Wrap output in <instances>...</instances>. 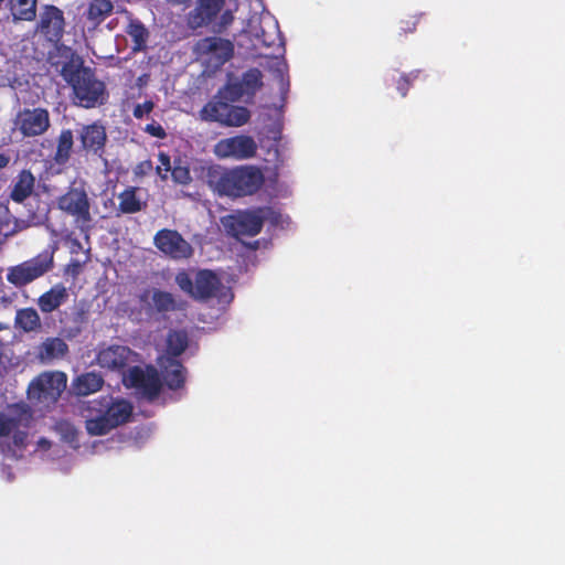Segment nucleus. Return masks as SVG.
<instances>
[{
    "instance_id": "f257e3e1",
    "label": "nucleus",
    "mask_w": 565,
    "mask_h": 565,
    "mask_svg": "<svg viewBox=\"0 0 565 565\" xmlns=\"http://www.w3.org/2000/svg\"><path fill=\"white\" fill-rule=\"evenodd\" d=\"M262 87L263 73L257 67L248 68L242 76L230 75L215 98L201 109V118L224 127L244 126L250 119L249 109L231 103L239 102L244 97L253 98Z\"/></svg>"
},
{
    "instance_id": "f03ea898",
    "label": "nucleus",
    "mask_w": 565,
    "mask_h": 565,
    "mask_svg": "<svg viewBox=\"0 0 565 565\" xmlns=\"http://www.w3.org/2000/svg\"><path fill=\"white\" fill-rule=\"evenodd\" d=\"M202 178L217 194L243 198L257 193L265 182L262 170L256 166H241L224 169L218 164L202 167Z\"/></svg>"
},
{
    "instance_id": "7ed1b4c3",
    "label": "nucleus",
    "mask_w": 565,
    "mask_h": 565,
    "mask_svg": "<svg viewBox=\"0 0 565 565\" xmlns=\"http://www.w3.org/2000/svg\"><path fill=\"white\" fill-rule=\"evenodd\" d=\"M135 301L129 317L137 322H151L167 312L182 309V303L175 299L173 294L156 287L142 288L136 294Z\"/></svg>"
},
{
    "instance_id": "20e7f679",
    "label": "nucleus",
    "mask_w": 565,
    "mask_h": 565,
    "mask_svg": "<svg viewBox=\"0 0 565 565\" xmlns=\"http://www.w3.org/2000/svg\"><path fill=\"white\" fill-rule=\"evenodd\" d=\"M66 384L67 376L64 372H42L30 382L26 390L28 401L39 412H51L65 391Z\"/></svg>"
},
{
    "instance_id": "39448f33",
    "label": "nucleus",
    "mask_w": 565,
    "mask_h": 565,
    "mask_svg": "<svg viewBox=\"0 0 565 565\" xmlns=\"http://www.w3.org/2000/svg\"><path fill=\"white\" fill-rule=\"evenodd\" d=\"M56 205L64 214L73 217L81 232L92 228L90 200L84 181L74 180L66 192L57 198Z\"/></svg>"
},
{
    "instance_id": "423d86ee",
    "label": "nucleus",
    "mask_w": 565,
    "mask_h": 565,
    "mask_svg": "<svg viewBox=\"0 0 565 565\" xmlns=\"http://www.w3.org/2000/svg\"><path fill=\"white\" fill-rule=\"evenodd\" d=\"M178 287L195 300H209L225 296L226 287L221 278L211 269H200L195 273L194 279L185 270L175 275Z\"/></svg>"
},
{
    "instance_id": "0eeeda50",
    "label": "nucleus",
    "mask_w": 565,
    "mask_h": 565,
    "mask_svg": "<svg viewBox=\"0 0 565 565\" xmlns=\"http://www.w3.org/2000/svg\"><path fill=\"white\" fill-rule=\"evenodd\" d=\"M270 211L268 206L236 210L223 216L221 223L228 236L237 239L242 236L254 237L262 232Z\"/></svg>"
},
{
    "instance_id": "6e6552de",
    "label": "nucleus",
    "mask_w": 565,
    "mask_h": 565,
    "mask_svg": "<svg viewBox=\"0 0 565 565\" xmlns=\"http://www.w3.org/2000/svg\"><path fill=\"white\" fill-rule=\"evenodd\" d=\"M71 88L74 105L86 109L103 106L109 98L106 84L97 78L92 67L83 70L82 75L75 79Z\"/></svg>"
},
{
    "instance_id": "1a4fd4ad",
    "label": "nucleus",
    "mask_w": 565,
    "mask_h": 565,
    "mask_svg": "<svg viewBox=\"0 0 565 565\" xmlns=\"http://www.w3.org/2000/svg\"><path fill=\"white\" fill-rule=\"evenodd\" d=\"M55 249V247L44 249L36 256L9 267L6 275L7 281L17 288H22L44 276L54 267Z\"/></svg>"
},
{
    "instance_id": "9d476101",
    "label": "nucleus",
    "mask_w": 565,
    "mask_h": 565,
    "mask_svg": "<svg viewBox=\"0 0 565 565\" xmlns=\"http://www.w3.org/2000/svg\"><path fill=\"white\" fill-rule=\"evenodd\" d=\"M51 127L50 111L41 106L23 107L13 119V129L23 138H35L44 135Z\"/></svg>"
},
{
    "instance_id": "9b49d317",
    "label": "nucleus",
    "mask_w": 565,
    "mask_h": 565,
    "mask_svg": "<svg viewBox=\"0 0 565 565\" xmlns=\"http://www.w3.org/2000/svg\"><path fill=\"white\" fill-rule=\"evenodd\" d=\"M153 244L173 260L189 259L194 253L192 245L175 230H159L153 237Z\"/></svg>"
},
{
    "instance_id": "f8f14e48",
    "label": "nucleus",
    "mask_w": 565,
    "mask_h": 565,
    "mask_svg": "<svg viewBox=\"0 0 565 565\" xmlns=\"http://www.w3.org/2000/svg\"><path fill=\"white\" fill-rule=\"evenodd\" d=\"M124 382L127 386L140 391L141 395L149 402L157 399L162 390V380L154 367L143 371L140 366H132L128 370Z\"/></svg>"
},
{
    "instance_id": "ddd939ff",
    "label": "nucleus",
    "mask_w": 565,
    "mask_h": 565,
    "mask_svg": "<svg viewBox=\"0 0 565 565\" xmlns=\"http://www.w3.org/2000/svg\"><path fill=\"white\" fill-rule=\"evenodd\" d=\"M66 20L64 11L54 4H44L41 8L36 31L47 41L58 43L65 33Z\"/></svg>"
},
{
    "instance_id": "4468645a",
    "label": "nucleus",
    "mask_w": 565,
    "mask_h": 565,
    "mask_svg": "<svg viewBox=\"0 0 565 565\" xmlns=\"http://www.w3.org/2000/svg\"><path fill=\"white\" fill-rule=\"evenodd\" d=\"M256 152V141L253 137L246 135H238L221 139L214 147V153L218 158H234L236 160H244L253 158Z\"/></svg>"
},
{
    "instance_id": "2eb2a0df",
    "label": "nucleus",
    "mask_w": 565,
    "mask_h": 565,
    "mask_svg": "<svg viewBox=\"0 0 565 565\" xmlns=\"http://www.w3.org/2000/svg\"><path fill=\"white\" fill-rule=\"evenodd\" d=\"M137 353L126 345L113 344L98 351L96 361L103 369L125 371L136 362Z\"/></svg>"
},
{
    "instance_id": "dca6fc26",
    "label": "nucleus",
    "mask_w": 565,
    "mask_h": 565,
    "mask_svg": "<svg viewBox=\"0 0 565 565\" xmlns=\"http://www.w3.org/2000/svg\"><path fill=\"white\" fill-rule=\"evenodd\" d=\"M225 0H198L193 10L188 13L186 23L190 29L209 25L224 7Z\"/></svg>"
},
{
    "instance_id": "f3484780",
    "label": "nucleus",
    "mask_w": 565,
    "mask_h": 565,
    "mask_svg": "<svg viewBox=\"0 0 565 565\" xmlns=\"http://www.w3.org/2000/svg\"><path fill=\"white\" fill-rule=\"evenodd\" d=\"M159 366L161 370V376L164 384L171 391H177L184 387L186 379V369L177 359L173 358H160Z\"/></svg>"
},
{
    "instance_id": "a211bd4d",
    "label": "nucleus",
    "mask_w": 565,
    "mask_h": 565,
    "mask_svg": "<svg viewBox=\"0 0 565 565\" xmlns=\"http://www.w3.org/2000/svg\"><path fill=\"white\" fill-rule=\"evenodd\" d=\"M198 46L202 52L214 56L220 65L230 61L234 55V44L227 39L209 36L201 40Z\"/></svg>"
},
{
    "instance_id": "6ab92c4d",
    "label": "nucleus",
    "mask_w": 565,
    "mask_h": 565,
    "mask_svg": "<svg viewBox=\"0 0 565 565\" xmlns=\"http://www.w3.org/2000/svg\"><path fill=\"white\" fill-rule=\"evenodd\" d=\"M61 57L64 61L61 64L60 74L70 86L82 75L83 70L89 68L84 65L83 57L68 46L62 50Z\"/></svg>"
},
{
    "instance_id": "aec40b11",
    "label": "nucleus",
    "mask_w": 565,
    "mask_h": 565,
    "mask_svg": "<svg viewBox=\"0 0 565 565\" xmlns=\"http://www.w3.org/2000/svg\"><path fill=\"white\" fill-rule=\"evenodd\" d=\"M115 10L113 0H90L87 3L83 18L88 24V29H97Z\"/></svg>"
},
{
    "instance_id": "412c9836",
    "label": "nucleus",
    "mask_w": 565,
    "mask_h": 565,
    "mask_svg": "<svg viewBox=\"0 0 565 565\" xmlns=\"http://www.w3.org/2000/svg\"><path fill=\"white\" fill-rule=\"evenodd\" d=\"M79 140L84 150L94 153L102 151L107 140L105 127L98 122L83 126L79 131Z\"/></svg>"
},
{
    "instance_id": "4be33fe9",
    "label": "nucleus",
    "mask_w": 565,
    "mask_h": 565,
    "mask_svg": "<svg viewBox=\"0 0 565 565\" xmlns=\"http://www.w3.org/2000/svg\"><path fill=\"white\" fill-rule=\"evenodd\" d=\"M100 404L104 407L103 414L114 428L128 422L132 413V406L125 399L113 402L109 397H103Z\"/></svg>"
},
{
    "instance_id": "5701e85b",
    "label": "nucleus",
    "mask_w": 565,
    "mask_h": 565,
    "mask_svg": "<svg viewBox=\"0 0 565 565\" xmlns=\"http://www.w3.org/2000/svg\"><path fill=\"white\" fill-rule=\"evenodd\" d=\"M34 188L35 177L30 170L23 169L14 178L9 196L15 203H23L32 195Z\"/></svg>"
},
{
    "instance_id": "b1692460",
    "label": "nucleus",
    "mask_w": 565,
    "mask_h": 565,
    "mask_svg": "<svg viewBox=\"0 0 565 565\" xmlns=\"http://www.w3.org/2000/svg\"><path fill=\"white\" fill-rule=\"evenodd\" d=\"M67 288L63 284H55L38 298L41 312L51 313L68 300Z\"/></svg>"
},
{
    "instance_id": "393cba45",
    "label": "nucleus",
    "mask_w": 565,
    "mask_h": 565,
    "mask_svg": "<svg viewBox=\"0 0 565 565\" xmlns=\"http://www.w3.org/2000/svg\"><path fill=\"white\" fill-rule=\"evenodd\" d=\"M68 353V345L66 342L58 338H46L36 350V358L43 362L49 363L53 360L63 359Z\"/></svg>"
},
{
    "instance_id": "a878e982",
    "label": "nucleus",
    "mask_w": 565,
    "mask_h": 565,
    "mask_svg": "<svg viewBox=\"0 0 565 565\" xmlns=\"http://www.w3.org/2000/svg\"><path fill=\"white\" fill-rule=\"evenodd\" d=\"M74 135L71 129H62L56 138V148L52 157L53 162L58 167H65L73 152Z\"/></svg>"
},
{
    "instance_id": "bb28decb",
    "label": "nucleus",
    "mask_w": 565,
    "mask_h": 565,
    "mask_svg": "<svg viewBox=\"0 0 565 565\" xmlns=\"http://www.w3.org/2000/svg\"><path fill=\"white\" fill-rule=\"evenodd\" d=\"M139 188L127 186L118 194V211L122 214H135L143 211L147 207V201H143L138 195Z\"/></svg>"
},
{
    "instance_id": "cd10ccee",
    "label": "nucleus",
    "mask_w": 565,
    "mask_h": 565,
    "mask_svg": "<svg viewBox=\"0 0 565 565\" xmlns=\"http://www.w3.org/2000/svg\"><path fill=\"white\" fill-rule=\"evenodd\" d=\"M14 328L24 333L40 332L42 322L39 312L32 307L18 309L14 317Z\"/></svg>"
},
{
    "instance_id": "c85d7f7f",
    "label": "nucleus",
    "mask_w": 565,
    "mask_h": 565,
    "mask_svg": "<svg viewBox=\"0 0 565 565\" xmlns=\"http://www.w3.org/2000/svg\"><path fill=\"white\" fill-rule=\"evenodd\" d=\"M104 385V377L97 372H86L73 381L74 392L79 396H86L98 392Z\"/></svg>"
},
{
    "instance_id": "c756f323",
    "label": "nucleus",
    "mask_w": 565,
    "mask_h": 565,
    "mask_svg": "<svg viewBox=\"0 0 565 565\" xmlns=\"http://www.w3.org/2000/svg\"><path fill=\"white\" fill-rule=\"evenodd\" d=\"M126 33L131 38L132 52H142L147 49L149 31L140 20L130 19L126 28Z\"/></svg>"
},
{
    "instance_id": "7c9ffc66",
    "label": "nucleus",
    "mask_w": 565,
    "mask_h": 565,
    "mask_svg": "<svg viewBox=\"0 0 565 565\" xmlns=\"http://www.w3.org/2000/svg\"><path fill=\"white\" fill-rule=\"evenodd\" d=\"M38 0H9V8L14 21H33L36 17Z\"/></svg>"
},
{
    "instance_id": "2f4dec72",
    "label": "nucleus",
    "mask_w": 565,
    "mask_h": 565,
    "mask_svg": "<svg viewBox=\"0 0 565 565\" xmlns=\"http://www.w3.org/2000/svg\"><path fill=\"white\" fill-rule=\"evenodd\" d=\"M189 345L188 333L183 330H172L167 337V353L164 358L177 359L180 356Z\"/></svg>"
},
{
    "instance_id": "473e14b6",
    "label": "nucleus",
    "mask_w": 565,
    "mask_h": 565,
    "mask_svg": "<svg viewBox=\"0 0 565 565\" xmlns=\"http://www.w3.org/2000/svg\"><path fill=\"white\" fill-rule=\"evenodd\" d=\"M45 220V214L30 212L26 218H18L12 215L11 225L6 231V238H9L29 227L41 225Z\"/></svg>"
},
{
    "instance_id": "72a5a7b5",
    "label": "nucleus",
    "mask_w": 565,
    "mask_h": 565,
    "mask_svg": "<svg viewBox=\"0 0 565 565\" xmlns=\"http://www.w3.org/2000/svg\"><path fill=\"white\" fill-rule=\"evenodd\" d=\"M85 427L90 436H103L114 429L113 425L103 413L94 418L87 419L85 422Z\"/></svg>"
},
{
    "instance_id": "f704fd0d",
    "label": "nucleus",
    "mask_w": 565,
    "mask_h": 565,
    "mask_svg": "<svg viewBox=\"0 0 565 565\" xmlns=\"http://www.w3.org/2000/svg\"><path fill=\"white\" fill-rule=\"evenodd\" d=\"M56 429L65 443L74 448H78V430L73 424L67 420H61L57 423Z\"/></svg>"
},
{
    "instance_id": "c9c22d12",
    "label": "nucleus",
    "mask_w": 565,
    "mask_h": 565,
    "mask_svg": "<svg viewBox=\"0 0 565 565\" xmlns=\"http://www.w3.org/2000/svg\"><path fill=\"white\" fill-rule=\"evenodd\" d=\"M171 178L175 183L181 185H188L192 181L190 169L188 166L183 164L181 159L174 160Z\"/></svg>"
},
{
    "instance_id": "e433bc0d",
    "label": "nucleus",
    "mask_w": 565,
    "mask_h": 565,
    "mask_svg": "<svg viewBox=\"0 0 565 565\" xmlns=\"http://www.w3.org/2000/svg\"><path fill=\"white\" fill-rule=\"evenodd\" d=\"M20 424V417H10L0 412V438L10 436L13 430L19 428Z\"/></svg>"
},
{
    "instance_id": "4c0bfd02",
    "label": "nucleus",
    "mask_w": 565,
    "mask_h": 565,
    "mask_svg": "<svg viewBox=\"0 0 565 565\" xmlns=\"http://www.w3.org/2000/svg\"><path fill=\"white\" fill-rule=\"evenodd\" d=\"M158 160L160 164L156 168V171L161 180L166 181L168 179V172H171L173 168L171 164V158L168 153L160 151L158 153Z\"/></svg>"
},
{
    "instance_id": "58836bf2",
    "label": "nucleus",
    "mask_w": 565,
    "mask_h": 565,
    "mask_svg": "<svg viewBox=\"0 0 565 565\" xmlns=\"http://www.w3.org/2000/svg\"><path fill=\"white\" fill-rule=\"evenodd\" d=\"M418 76L417 73H411V74H402L397 82H396V88L402 97H405L408 93V89L412 85V82Z\"/></svg>"
},
{
    "instance_id": "ea45409f",
    "label": "nucleus",
    "mask_w": 565,
    "mask_h": 565,
    "mask_svg": "<svg viewBox=\"0 0 565 565\" xmlns=\"http://www.w3.org/2000/svg\"><path fill=\"white\" fill-rule=\"evenodd\" d=\"M12 213L8 205L0 203V235L6 237V231L11 225Z\"/></svg>"
},
{
    "instance_id": "a19ab883",
    "label": "nucleus",
    "mask_w": 565,
    "mask_h": 565,
    "mask_svg": "<svg viewBox=\"0 0 565 565\" xmlns=\"http://www.w3.org/2000/svg\"><path fill=\"white\" fill-rule=\"evenodd\" d=\"M418 15H408L406 19L399 21V35H406L416 30L418 24Z\"/></svg>"
},
{
    "instance_id": "79ce46f5",
    "label": "nucleus",
    "mask_w": 565,
    "mask_h": 565,
    "mask_svg": "<svg viewBox=\"0 0 565 565\" xmlns=\"http://www.w3.org/2000/svg\"><path fill=\"white\" fill-rule=\"evenodd\" d=\"M154 108L152 100H146L142 104H137L132 110V115L136 119H142L145 115L150 114Z\"/></svg>"
},
{
    "instance_id": "37998d69",
    "label": "nucleus",
    "mask_w": 565,
    "mask_h": 565,
    "mask_svg": "<svg viewBox=\"0 0 565 565\" xmlns=\"http://www.w3.org/2000/svg\"><path fill=\"white\" fill-rule=\"evenodd\" d=\"M143 131L159 139H163L167 136L166 130L158 122H151L146 125Z\"/></svg>"
},
{
    "instance_id": "c03bdc74",
    "label": "nucleus",
    "mask_w": 565,
    "mask_h": 565,
    "mask_svg": "<svg viewBox=\"0 0 565 565\" xmlns=\"http://www.w3.org/2000/svg\"><path fill=\"white\" fill-rule=\"evenodd\" d=\"M153 169L151 160H143L139 162L135 168V174L138 177H143L150 173Z\"/></svg>"
},
{
    "instance_id": "a18cd8bd",
    "label": "nucleus",
    "mask_w": 565,
    "mask_h": 565,
    "mask_svg": "<svg viewBox=\"0 0 565 565\" xmlns=\"http://www.w3.org/2000/svg\"><path fill=\"white\" fill-rule=\"evenodd\" d=\"M234 21V15L232 11L226 10L221 14L220 22H218V30L226 29L232 22Z\"/></svg>"
},
{
    "instance_id": "49530a36",
    "label": "nucleus",
    "mask_w": 565,
    "mask_h": 565,
    "mask_svg": "<svg viewBox=\"0 0 565 565\" xmlns=\"http://www.w3.org/2000/svg\"><path fill=\"white\" fill-rule=\"evenodd\" d=\"M13 433V443L18 447H22L25 444V439L28 434L23 430H19L18 428L12 431Z\"/></svg>"
},
{
    "instance_id": "de8ad7c7",
    "label": "nucleus",
    "mask_w": 565,
    "mask_h": 565,
    "mask_svg": "<svg viewBox=\"0 0 565 565\" xmlns=\"http://www.w3.org/2000/svg\"><path fill=\"white\" fill-rule=\"evenodd\" d=\"M82 331L81 326H76L74 328L63 329V333L67 339H72L77 337Z\"/></svg>"
},
{
    "instance_id": "09e8293b",
    "label": "nucleus",
    "mask_w": 565,
    "mask_h": 565,
    "mask_svg": "<svg viewBox=\"0 0 565 565\" xmlns=\"http://www.w3.org/2000/svg\"><path fill=\"white\" fill-rule=\"evenodd\" d=\"M10 162V157L4 154V153H0V170L6 168Z\"/></svg>"
},
{
    "instance_id": "8fccbe9b",
    "label": "nucleus",
    "mask_w": 565,
    "mask_h": 565,
    "mask_svg": "<svg viewBox=\"0 0 565 565\" xmlns=\"http://www.w3.org/2000/svg\"><path fill=\"white\" fill-rule=\"evenodd\" d=\"M168 3L172 6H186L191 0H166Z\"/></svg>"
},
{
    "instance_id": "3c124183",
    "label": "nucleus",
    "mask_w": 565,
    "mask_h": 565,
    "mask_svg": "<svg viewBox=\"0 0 565 565\" xmlns=\"http://www.w3.org/2000/svg\"><path fill=\"white\" fill-rule=\"evenodd\" d=\"M279 74H280V78H281V83L284 84V74H282V71L281 70H278Z\"/></svg>"
}]
</instances>
